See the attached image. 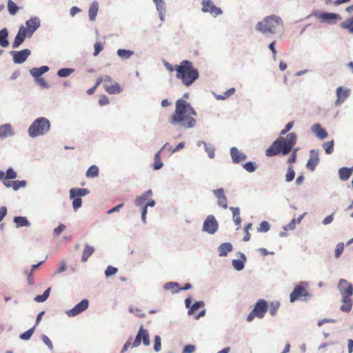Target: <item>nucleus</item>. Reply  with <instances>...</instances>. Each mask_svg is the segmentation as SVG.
<instances>
[{
	"mask_svg": "<svg viewBox=\"0 0 353 353\" xmlns=\"http://www.w3.org/2000/svg\"><path fill=\"white\" fill-rule=\"evenodd\" d=\"M313 15L321 21L332 25L336 24L338 21L342 19L340 14L333 12H315Z\"/></svg>",
	"mask_w": 353,
	"mask_h": 353,
	"instance_id": "6e6552de",
	"label": "nucleus"
},
{
	"mask_svg": "<svg viewBox=\"0 0 353 353\" xmlns=\"http://www.w3.org/2000/svg\"><path fill=\"white\" fill-rule=\"evenodd\" d=\"M50 128L48 119L44 117L37 119L29 127L28 134L30 137H37L48 132Z\"/></svg>",
	"mask_w": 353,
	"mask_h": 353,
	"instance_id": "39448f33",
	"label": "nucleus"
},
{
	"mask_svg": "<svg viewBox=\"0 0 353 353\" xmlns=\"http://www.w3.org/2000/svg\"><path fill=\"white\" fill-rule=\"evenodd\" d=\"M34 328H35V326L31 327L30 329H29L26 332L21 334L19 335V339L21 340H23V341H28V340H29L31 338V336H32L33 333H34Z\"/></svg>",
	"mask_w": 353,
	"mask_h": 353,
	"instance_id": "79ce46f5",
	"label": "nucleus"
},
{
	"mask_svg": "<svg viewBox=\"0 0 353 353\" xmlns=\"http://www.w3.org/2000/svg\"><path fill=\"white\" fill-rule=\"evenodd\" d=\"M202 11L203 12H209L213 17H216L222 14V10L220 8L216 7L212 0H202Z\"/></svg>",
	"mask_w": 353,
	"mask_h": 353,
	"instance_id": "f8f14e48",
	"label": "nucleus"
},
{
	"mask_svg": "<svg viewBox=\"0 0 353 353\" xmlns=\"http://www.w3.org/2000/svg\"><path fill=\"white\" fill-rule=\"evenodd\" d=\"M109 103H110L109 99L107 96L102 95L100 97L99 100V104L101 106L108 105V104H109Z\"/></svg>",
	"mask_w": 353,
	"mask_h": 353,
	"instance_id": "69168bd1",
	"label": "nucleus"
},
{
	"mask_svg": "<svg viewBox=\"0 0 353 353\" xmlns=\"http://www.w3.org/2000/svg\"><path fill=\"white\" fill-rule=\"evenodd\" d=\"M283 25L282 19L276 15L266 17L262 21L257 23L256 30L262 33L274 34L276 29Z\"/></svg>",
	"mask_w": 353,
	"mask_h": 353,
	"instance_id": "20e7f679",
	"label": "nucleus"
},
{
	"mask_svg": "<svg viewBox=\"0 0 353 353\" xmlns=\"http://www.w3.org/2000/svg\"><path fill=\"white\" fill-rule=\"evenodd\" d=\"M161 152V150L160 151H159L158 152H157L154 156V163L153 166H154V169L156 170L161 169L163 165V163L161 162V157H160Z\"/></svg>",
	"mask_w": 353,
	"mask_h": 353,
	"instance_id": "a19ab883",
	"label": "nucleus"
},
{
	"mask_svg": "<svg viewBox=\"0 0 353 353\" xmlns=\"http://www.w3.org/2000/svg\"><path fill=\"white\" fill-rule=\"evenodd\" d=\"M218 230V223L212 215L207 216L203 225V230L209 233L214 234Z\"/></svg>",
	"mask_w": 353,
	"mask_h": 353,
	"instance_id": "ddd939ff",
	"label": "nucleus"
},
{
	"mask_svg": "<svg viewBox=\"0 0 353 353\" xmlns=\"http://www.w3.org/2000/svg\"><path fill=\"white\" fill-rule=\"evenodd\" d=\"M307 288H294L290 295V301L294 303L296 301H307L312 295L307 291Z\"/></svg>",
	"mask_w": 353,
	"mask_h": 353,
	"instance_id": "1a4fd4ad",
	"label": "nucleus"
},
{
	"mask_svg": "<svg viewBox=\"0 0 353 353\" xmlns=\"http://www.w3.org/2000/svg\"><path fill=\"white\" fill-rule=\"evenodd\" d=\"M230 210L232 212L233 221L235 225L239 228L241 223V219L240 217V209L236 207H231Z\"/></svg>",
	"mask_w": 353,
	"mask_h": 353,
	"instance_id": "c85d7f7f",
	"label": "nucleus"
},
{
	"mask_svg": "<svg viewBox=\"0 0 353 353\" xmlns=\"http://www.w3.org/2000/svg\"><path fill=\"white\" fill-rule=\"evenodd\" d=\"M232 250V245L230 243H223L218 248L220 256H225Z\"/></svg>",
	"mask_w": 353,
	"mask_h": 353,
	"instance_id": "a878e982",
	"label": "nucleus"
},
{
	"mask_svg": "<svg viewBox=\"0 0 353 353\" xmlns=\"http://www.w3.org/2000/svg\"><path fill=\"white\" fill-rule=\"evenodd\" d=\"M268 310V303L264 299H259L254 305L252 309L253 314L256 317L263 319Z\"/></svg>",
	"mask_w": 353,
	"mask_h": 353,
	"instance_id": "9d476101",
	"label": "nucleus"
},
{
	"mask_svg": "<svg viewBox=\"0 0 353 353\" xmlns=\"http://www.w3.org/2000/svg\"><path fill=\"white\" fill-rule=\"evenodd\" d=\"M218 204L225 209L228 208L227 198L225 197V196H223L218 199Z\"/></svg>",
	"mask_w": 353,
	"mask_h": 353,
	"instance_id": "774afa93",
	"label": "nucleus"
},
{
	"mask_svg": "<svg viewBox=\"0 0 353 353\" xmlns=\"http://www.w3.org/2000/svg\"><path fill=\"white\" fill-rule=\"evenodd\" d=\"M99 10V4L97 1H93L89 8V19L93 21L95 20Z\"/></svg>",
	"mask_w": 353,
	"mask_h": 353,
	"instance_id": "bb28decb",
	"label": "nucleus"
},
{
	"mask_svg": "<svg viewBox=\"0 0 353 353\" xmlns=\"http://www.w3.org/2000/svg\"><path fill=\"white\" fill-rule=\"evenodd\" d=\"M101 79V83H103V88L110 94H119L122 92L123 89L121 85L114 81L110 76L105 75L99 77Z\"/></svg>",
	"mask_w": 353,
	"mask_h": 353,
	"instance_id": "423d86ee",
	"label": "nucleus"
},
{
	"mask_svg": "<svg viewBox=\"0 0 353 353\" xmlns=\"http://www.w3.org/2000/svg\"><path fill=\"white\" fill-rule=\"evenodd\" d=\"M323 148L325 153L327 154H332L334 152V141H327L323 143Z\"/></svg>",
	"mask_w": 353,
	"mask_h": 353,
	"instance_id": "a18cd8bd",
	"label": "nucleus"
},
{
	"mask_svg": "<svg viewBox=\"0 0 353 353\" xmlns=\"http://www.w3.org/2000/svg\"><path fill=\"white\" fill-rule=\"evenodd\" d=\"M14 134L12 127L10 124L6 123L0 125V138L4 139L6 137Z\"/></svg>",
	"mask_w": 353,
	"mask_h": 353,
	"instance_id": "412c9836",
	"label": "nucleus"
},
{
	"mask_svg": "<svg viewBox=\"0 0 353 353\" xmlns=\"http://www.w3.org/2000/svg\"><path fill=\"white\" fill-rule=\"evenodd\" d=\"M235 92V89L234 88H231L228 90L223 94H219L216 96V99L218 100H224L234 94Z\"/></svg>",
	"mask_w": 353,
	"mask_h": 353,
	"instance_id": "c03bdc74",
	"label": "nucleus"
},
{
	"mask_svg": "<svg viewBox=\"0 0 353 353\" xmlns=\"http://www.w3.org/2000/svg\"><path fill=\"white\" fill-rule=\"evenodd\" d=\"M147 200L145 196L142 194L136 198L134 203L137 206L143 208L146 204Z\"/></svg>",
	"mask_w": 353,
	"mask_h": 353,
	"instance_id": "de8ad7c7",
	"label": "nucleus"
},
{
	"mask_svg": "<svg viewBox=\"0 0 353 353\" xmlns=\"http://www.w3.org/2000/svg\"><path fill=\"white\" fill-rule=\"evenodd\" d=\"M99 176V168L96 165L90 166L86 172L88 178H94Z\"/></svg>",
	"mask_w": 353,
	"mask_h": 353,
	"instance_id": "ea45409f",
	"label": "nucleus"
},
{
	"mask_svg": "<svg viewBox=\"0 0 353 353\" xmlns=\"http://www.w3.org/2000/svg\"><path fill=\"white\" fill-rule=\"evenodd\" d=\"M94 52L93 55L96 57L103 50V45L100 42H96L94 45Z\"/></svg>",
	"mask_w": 353,
	"mask_h": 353,
	"instance_id": "bf43d9fd",
	"label": "nucleus"
},
{
	"mask_svg": "<svg viewBox=\"0 0 353 353\" xmlns=\"http://www.w3.org/2000/svg\"><path fill=\"white\" fill-rule=\"evenodd\" d=\"M154 350L156 352H160L161 350V337H160V336L155 335L154 336Z\"/></svg>",
	"mask_w": 353,
	"mask_h": 353,
	"instance_id": "09e8293b",
	"label": "nucleus"
},
{
	"mask_svg": "<svg viewBox=\"0 0 353 353\" xmlns=\"http://www.w3.org/2000/svg\"><path fill=\"white\" fill-rule=\"evenodd\" d=\"M50 291H51V288H47L44 291L43 294H41V295H37L34 298V301L37 302V303H43V302H44L49 297Z\"/></svg>",
	"mask_w": 353,
	"mask_h": 353,
	"instance_id": "4c0bfd02",
	"label": "nucleus"
},
{
	"mask_svg": "<svg viewBox=\"0 0 353 353\" xmlns=\"http://www.w3.org/2000/svg\"><path fill=\"white\" fill-rule=\"evenodd\" d=\"M270 230V224L268 221H263L261 223L258 232H266Z\"/></svg>",
	"mask_w": 353,
	"mask_h": 353,
	"instance_id": "13d9d810",
	"label": "nucleus"
},
{
	"mask_svg": "<svg viewBox=\"0 0 353 353\" xmlns=\"http://www.w3.org/2000/svg\"><path fill=\"white\" fill-rule=\"evenodd\" d=\"M94 251V248L93 247L86 244L82 253L81 261L83 262L87 261L88 258L93 254Z\"/></svg>",
	"mask_w": 353,
	"mask_h": 353,
	"instance_id": "c756f323",
	"label": "nucleus"
},
{
	"mask_svg": "<svg viewBox=\"0 0 353 353\" xmlns=\"http://www.w3.org/2000/svg\"><path fill=\"white\" fill-rule=\"evenodd\" d=\"M176 77L181 81L183 85L189 87L199 77L197 68L194 67L192 62L183 60L175 65Z\"/></svg>",
	"mask_w": 353,
	"mask_h": 353,
	"instance_id": "f03ea898",
	"label": "nucleus"
},
{
	"mask_svg": "<svg viewBox=\"0 0 353 353\" xmlns=\"http://www.w3.org/2000/svg\"><path fill=\"white\" fill-rule=\"evenodd\" d=\"M343 250H344L343 243H339L336 245V247L335 249V252H334V256L336 259L341 256V254L343 252Z\"/></svg>",
	"mask_w": 353,
	"mask_h": 353,
	"instance_id": "6e6d98bb",
	"label": "nucleus"
},
{
	"mask_svg": "<svg viewBox=\"0 0 353 353\" xmlns=\"http://www.w3.org/2000/svg\"><path fill=\"white\" fill-rule=\"evenodd\" d=\"M14 222L17 228L30 225L29 221L25 216H16L14 219Z\"/></svg>",
	"mask_w": 353,
	"mask_h": 353,
	"instance_id": "f704fd0d",
	"label": "nucleus"
},
{
	"mask_svg": "<svg viewBox=\"0 0 353 353\" xmlns=\"http://www.w3.org/2000/svg\"><path fill=\"white\" fill-rule=\"evenodd\" d=\"M49 70V68L46 65L41 66L40 68H33L30 70V72L32 77L36 79L40 78V77L45 72Z\"/></svg>",
	"mask_w": 353,
	"mask_h": 353,
	"instance_id": "b1692460",
	"label": "nucleus"
},
{
	"mask_svg": "<svg viewBox=\"0 0 353 353\" xmlns=\"http://www.w3.org/2000/svg\"><path fill=\"white\" fill-rule=\"evenodd\" d=\"M319 162V152L315 150L310 151V157L306 164V168L310 171H314Z\"/></svg>",
	"mask_w": 353,
	"mask_h": 353,
	"instance_id": "a211bd4d",
	"label": "nucleus"
},
{
	"mask_svg": "<svg viewBox=\"0 0 353 353\" xmlns=\"http://www.w3.org/2000/svg\"><path fill=\"white\" fill-rule=\"evenodd\" d=\"M295 176V172L293 170V168L292 166L289 167L288 169V172L285 175V180L287 182L292 181Z\"/></svg>",
	"mask_w": 353,
	"mask_h": 353,
	"instance_id": "8fccbe9b",
	"label": "nucleus"
},
{
	"mask_svg": "<svg viewBox=\"0 0 353 353\" xmlns=\"http://www.w3.org/2000/svg\"><path fill=\"white\" fill-rule=\"evenodd\" d=\"M118 272V269L113 266L109 265L105 271V274L107 277L115 274Z\"/></svg>",
	"mask_w": 353,
	"mask_h": 353,
	"instance_id": "4d7b16f0",
	"label": "nucleus"
},
{
	"mask_svg": "<svg viewBox=\"0 0 353 353\" xmlns=\"http://www.w3.org/2000/svg\"><path fill=\"white\" fill-rule=\"evenodd\" d=\"M203 305V302L202 301H196L191 306L190 309L188 310L189 314H192L194 311L198 310L201 305Z\"/></svg>",
	"mask_w": 353,
	"mask_h": 353,
	"instance_id": "052dcab7",
	"label": "nucleus"
},
{
	"mask_svg": "<svg viewBox=\"0 0 353 353\" xmlns=\"http://www.w3.org/2000/svg\"><path fill=\"white\" fill-rule=\"evenodd\" d=\"M89 194V190L85 188H72L70 190V197L83 196Z\"/></svg>",
	"mask_w": 353,
	"mask_h": 353,
	"instance_id": "393cba45",
	"label": "nucleus"
},
{
	"mask_svg": "<svg viewBox=\"0 0 353 353\" xmlns=\"http://www.w3.org/2000/svg\"><path fill=\"white\" fill-rule=\"evenodd\" d=\"M89 305L88 299H83L78 304H77L72 309L67 311V314L69 316H74L82 312L85 311Z\"/></svg>",
	"mask_w": 353,
	"mask_h": 353,
	"instance_id": "4468645a",
	"label": "nucleus"
},
{
	"mask_svg": "<svg viewBox=\"0 0 353 353\" xmlns=\"http://www.w3.org/2000/svg\"><path fill=\"white\" fill-rule=\"evenodd\" d=\"M27 27H25L24 32L27 33L28 37H30L36 30L40 26V21L38 18H32L26 22Z\"/></svg>",
	"mask_w": 353,
	"mask_h": 353,
	"instance_id": "2eb2a0df",
	"label": "nucleus"
},
{
	"mask_svg": "<svg viewBox=\"0 0 353 353\" xmlns=\"http://www.w3.org/2000/svg\"><path fill=\"white\" fill-rule=\"evenodd\" d=\"M8 32L6 28L0 30V46L2 47H7L9 44L7 39Z\"/></svg>",
	"mask_w": 353,
	"mask_h": 353,
	"instance_id": "72a5a7b5",
	"label": "nucleus"
},
{
	"mask_svg": "<svg viewBox=\"0 0 353 353\" xmlns=\"http://www.w3.org/2000/svg\"><path fill=\"white\" fill-rule=\"evenodd\" d=\"M26 185V181H12V188L17 191L21 188H23Z\"/></svg>",
	"mask_w": 353,
	"mask_h": 353,
	"instance_id": "3c124183",
	"label": "nucleus"
},
{
	"mask_svg": "<svg viewBox=\"0 0 353 353\" xmlns=\"http://www.w3.org/2000/svg\"><path fill=\"white\" fill-rule=\"evenodd\" d=\"M350 0H325V3L326 5H333L338 6L341 3L349 2Z\"/></svg>",
	"mask_w": 353,
	"mask_h": 353,
	"instance_id": "5fc2aeb1",
	"label": "nucleus"
},
{
	"mask_svg": "<svg viewBox=\"0 0 353 353\" xmlns=\"http://www.w3.org/2000/svg\"><path fill=\"white\" fill-rule=\"evenodd\" d=\"M155 205V201L153 199H150L146 204L143 207L141 212V219L145 223L146 220V214L148 211V207H153Z\"/></svg>",
	"mask_w": 353,
	"mask_h": 353,
	"instance_id": "c9c22d12",
	"label": "nucleus"
},
{
	"mask_svg": "<svg viewBox=\"0 0 353 353\" xmlns=\"http://www.w3.org/2000/svg\"><path fill=\"white\" fill-rule=\"evenodd\" d=\"M8 9L11 15H14L19 10V7L12 0L8 1Z\"/></svg>",
	"mask_w": 353,
	"mask_h": 353,
	"instance_id": "37998d69",
	"label": "nucleus"
},
{
	"mask_svg": "<svg viewBox=\"0 0 353 353\" xmlns=\"http://www.w3.org/2000/svg\"><path fill=\"white\" fill-rule=\"evenodd\" d=\"M72 72H73V70H72V69L62 68L58 71L57 74L60 77H68Z\"/></svg>",
	"mask_w": 353,
	"mask_h": 353,
	"instance_id": "603ef678",
	"label": "nucleus"
},
{
	"mask_svg": "<svg viewBox=\"0 0 353 353\" xmlns=\"http://www.w3.org/2000/svg\"><path fill=\"white\" fill-rule=\"evenodd\" d=\"M230 154L232 161L234 163H239L245 161L247 158L246 155L241 152L236 148L232 147L230 149Z\"/></svg>",
	"mask_w": 353,
	"mask_h": 353,
	"instance_id": "aec40b11",
	"label": "nucleus"
},
{
	"mask_svg": "<svg viewBox=\"0 0 353 353\" xmlns=\"http://www.w3.org/2000/svg\"><path fill=\"white\" fill-rule=\"evenodd\" d=\"M350 89L345 88L343 87H339L336 90V97L337 99L335 101V105L336 106L340 105L342 103L345 101V100L349 97L350 95Z\"/></svg>",
	"mask_w": 353,
	"mask_h": 353,
	"instance_id": "f3484780",
	"label": "nucleus"
},
{
	"mask_svg": "<svg viewBox=\"0 0 353 353\" xmlns=\"http://www.w3.org/2000/svg\"><path fill=\"white\" fill-rule=\"evenodd\" d=\"M11 53L13 55V61L14 63H22L30 54V50L28 49H24L21 51H12Z\"/></svg>",
	"mask_w": 353,
	"mask_h": 353,
	"instance_id": "dca6fc26",
	"label": "nucleus"
},
{
	"mask_svg": "<svg viewBox=\"0 0 353 353\" xmlns=\"http://www.w3.org/2000/svg\"><path fill=\"white\" fill-rule=\"evenodd\" d=\"M195 346L193 345H186L183 350V353H193L195 351Z\"/></svg>",
	"mask_w": 353,
	"mask_h": 353,
	"instance_id": "338daca9",
	"label": "nucleus"
},
{
	"mask_svg": "<svg viewBox=\"0 0 353 353\" xmlns=\"http://www.w3.org/2000/svg\"><path fill=\"white\" fill-rule=\"evenodd\" d=\"M312 130L321 139L326 138L328 135L326 130L319 123L314 124L312 128Z\"/></svg>",
	"mask_w": 353,
	"mask_h": 353,
	"instance_id": "4be33fe9",
	"label": "nucleus"
},
{
	"mask_svg": "<svg viewBox=\"0 0 353 353\" xmlns=\"http://www.w3.org/2000/svg\"><path fill=\"white\" fill-rule=\"evenodd\" d=\"M340 27L343 30H347L349 33L353 34V17L341 23Z\"/></svg>",
	"mask_w": 353,
	"mask_h": 353,
	"instance_id": "cd10ccee",
	"label": "nucleus"
},
{
	"mask_svg": "<svg viewBox=\"0 0 353 353\" xmlns=\"http://www.w3.org/2000/svg\"><path fill=\"white\" fill-rule=\"evenodd\" d=\"M117 54L122 59H127L134 54V52L130 50L119 49Z\"/></svg>",
	"mask_w": 353,
	"mask_h": 353,
	"instance_id": "e433bc0d",
	"label": "nucleus"
},
{
	"mask_svg": "<svg viewBox=\"0 0 353 353\" xmlns=\"http://www.w3.org/2000/svg\"><path fill=\"white\" fill-rule=\"evenodd\" d=\"M196 112L191 105L183 99H178L175 103L174 113L170 122L173 125H179L186 129L194 128L196 121L194 118Z\"/></svg>",
	"mask_w": 353,
	"mask_h": 353,
	"instance_id": "f257e3e1",
	"label": "nucleus"
},
{
	"mask_svg": "<svg viewBox=\"0 0 353 353\" xmlns=\"http://www.w3.org/2000/svg\"><path fill=\"white\" fill-rule=\"evenodd\" d=\"M42 341L48 346V347L52 350L53 349V345L50 339L46 336L43 334L41 336Z\"/></svg>",
	"mask_w": 353,
	"mask_h": 353,
	"instance_id": "e2e57ef3",
	"label": "nucleus"
},
{
	"mask_svg": "<svg viewBox=\"0 0 353 353\" xmlns=\"http://www.w3.org/2000/svg\"><path fill=\"white\" fill-rule=\"evenodd\" d=\"M352 169L348 168H341L339 170L340 179L343 181L347 180L352 174Z\"/></svg>",
	"mask_w": 353,
	"mask_h": 353,
	"instance_id": "7c9ffc66",
	"label": "nucleus"
},
{
	"mask_svg": "<svg viewBox=\"0 0 353 353\" xmlns=\"http://www.w3.org/2000/svg\"><path fill=\"white\" fill-rule=\"evenodd\" d=\"M65 229V225L63 224H60L57 228H54L53 231V234L55 236H59L61 233Z\"/></svg>",
	"mask_w": 353,
	"mask_h": 353,
	"instance_id": "0e129e2a",
	"label": "nucleus"
},
{
	"mask_svg": "<svg viewBox=\"0 0 353 353\" xmlns=\"http://www.w3.org/2000/svg\"><path fill=\"white\" fill-rule=\"evenodd\" d=\"M240 257L241 259H234L232 262L234 268L238 271H240L244 268L245 262L246 261V257L244 254L241 253Z\"/></svg>",
	"mask_w": 353,
	"mask_h": 353,
	"instance_id": "5701e85b",
	"label": "nucleus"
},
{
	"mask_svg": "<svg viewBox=\"0 0 353 353\" xmlns=\"http://www.w3.org/2000/svg\"><path fill=\"white\" fill-rule=\"evenodd\" d=\"M243 167L245 170H246L249 172H254L256 168L257 165L254 162L249 161L243 165Z\"/></svg>",
	"mask_w": 353,
	"mask_h": 353,
	"instance_id": "49530a36",
	"label": "nucleus"
},
{
	"mask_svg": "<svg viewBox=\"0 0 353 353\" xmlns=\"http://www.w3.org/2000/svg\"><path fill=\"white\" fill-rule=\"evenodd\" d=\"M50 291H51V288H47L44 291L43 294H41V295H37L34 298V301L37 302V303H43V302H44L49 297Z\"/></svg>",
	"mask_w": 353,
	"mask_h": 353,
	"instance_id": "58836bf2",
	"label": "nucleus"
},
{
	"mask_svg": "<svg viewBox=\"0 0 353 353\" xmlns=\"http://www.w3.org/2000/svg\"><path fill=\"white\" fill-rule=\"evenodd\" d=\"M16 177V172L12 168H9L7 170L6 173H5L4 179H14Z\"/></svg>",
	"mask_w": 353,
	"mask_h": 353,
	"instance_id": "864d4df0",
	"label": "nucleus"
},
{
	"mask_svg": "<svg viewBox=\"0 0 353 353\" xmlns=\"http://www.w3.org/2000/svg\"><path fill=\"white\" fill-rule=\"evenodd\" d=\"M141 336H143V345L145 346L150 345V341L148 331L144 329L143 326H141L135 337V339L131 345L132 347H137L140 345L141 342Z\"/></svg>",
	"mask_w": 353,
	"mask_h": 353,
	"instance_id": "9b49d317",
	"label": "nucleus"
},
{
	"mask_svg": "<svg viewBox=\"0 0 353 353\" xmlns=\"http://www.w3.org/2000/svg\"><path fill=\"white\" fill-rule=\"evenodd\" d=\"M72 199H73V201H72L73 208L74 210H77L81 206L82 200L81 198L77 197V196L72 198Z\"/></svg>",
	"mask_w": 353,
	"mask_h": 353,
	"instance_id": "680f3d73",
	"label": "nucleus"
},
{
	"mask_svg": "<svg viewBox=\"0 0 353 353\" xmlns=\"http://www.w3.org/2000/svg\"><path fill=\"white\" fill-rule=\"evenodd\" d=\"M340 293L343 303L341 306V310L343 312H347L351 310L352 306V300L350 296L353 295V288H340Z\"/></svg>",
	"mask_w": 353,
	"mask_h": 353,
	"instance_id": "0eeeda50",
	"label": "nucleus"
},
{
	"mask_svg": "<svg viewBox=\"0 0 353 353\" xmlns=\"http://www.w3.org/2000/svg\"><path fill=\"white\" fill-rule=\"evenodd\" d=\"M43 262H44V261H41L40 263H39L37 264L32 265V268L30 272L26 271V274H27V276H28V284L30 285H32L34 284V279H33V276H32L34 271L37 268H39Z\"/></svg>",
	"mask_w": 353,
	"mask_h": 353,
	"instance_id": "473e14b6",
	"label": "nucleus"
},
{
	"mask_svg": "<svg viewBox=\"0 0 353 353\" xmlns=\"http://www.w3.org/2000/svg\"><path fill=\"white\" fill-rule=\"evenodd\" d=\"M25 27L21 26L19 28V32L16 35L14 40L12 43V48H18L25 40L26 37H28L27 33L24 32Z\"/></svg>",
	"mask_w": 353,
	"mask_h": 353,
	"instance_id": "6ab92c4d",
	"label": "nucleus"
},
{
	"mask_svg": "<svg viewBox=\"0 0 353 353\" xmlns=\"http://www.w3.org/2000/svg\"><path fill=\"white\" fill-rule=\"evenodd\" d=\"M296 134L294 132L287 134L285 139L283 137H279L274 143L266 150L265 155L272 157L282 152L283 155L288 154L296 144Z\"/></svg>",
	"mask_w": 353,
	"mask_h": 353,
	"instance_id": "7ed1b4c3",
	"label": "nucleus"
},
{
	"mask_svg": "<svg viewBox=\"0 0 353 353\" xmlns=\"http://www.w3.org/2000/svg\"><path fill=\"white\" fill-rule=\"evenodd\" d=\"M280 307V303L277 301H271L268 303V311L272 316H276L277 310Z\"/></svg>",
	"mask_w": 353,
	"mask_h": 353,
	"instance_id": "2f4dec72",
	"label": "nucleus"
}]
</instances>
